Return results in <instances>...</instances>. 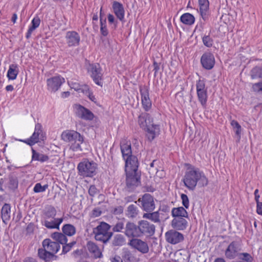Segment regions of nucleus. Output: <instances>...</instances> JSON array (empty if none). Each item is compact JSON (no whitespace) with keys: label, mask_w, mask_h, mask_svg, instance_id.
<instances>
[{"label":"nucleus","mask_w":262,"mask_h":262,"mask_svg":"<svg viewBox=\"0 0 262 262\" xmlns=\"http://www.w3.org/2000/svg\"><path fill=\"white\" fill-rule=\"evenodd\" d=\"M158 211L169 214L170 212V207L167 205H162L160 206Z\"/></svg>","instance_id":"nucleus-63"},{"label":"nucleus","mask_w":262,"mask_h":262,"mask_svg":"<svg viewBox=\"0 0 262 262\" xmlns=\"http://www.w3.org/2000/svg\"><path fill=\"white\" fill-rule=\"evenodd\" d=\"M196 91L207 90L206 86V82L204 79H199L196 82Z\"/></svg>","instance_id":"nucleus-51"},{"label":"nucleus","mask_w":262,"mask_h":262,"mask_svg":"<svg viewBox=\"0 0 262 262\" xmlns=\"http://www.w3.org/2000/svg\"><path fill=\"white\" fill-rule=\"evenodd\" d=\"M128 245L142 254H146L149 252L147 243L138 237L130 239L128 241Z\"/></svg>","instance_id":"nucleus-8"},{"label":"nucleus","mask_w":262,"mask_h":262,"mask_svg":"<svg viewBox=\"0 0 262 262\" xmlns=\"http://www.w3.org/2000/svg\"><path fill=\"white\" fill-rule=\"evenodd\" d=\"M19 73L18 65L16 64H11L9 66L7 72V76L9 80H15Z\"/></svg>","instance_id":"nucleus-30"},{"label":"nucleus","mask_w":262,"mask_h":262,"mask_svg":"<svg viewBox=\"0 0 262 262\" xmlns=\"http://www.w3.org/2000/svg\"><path fill=\"white\" fill-rule=\"evenodd\" d=\"M112 8L117 18L121 21H124L125 10L123 5L118 2L114 1L112 4Z\"/></svg>","instance_id":"nucleus-24"},{"label":"nucleus","mask_w":262,"mask_h":262,"mask_svg":"<svg viewBox=\"0 0 262 262\" xmlns=\"http://www.w3.org/2000/svg\"><path fill=\"white\" fill-rule=\"evenodd\" d=\"M42 245L43 249L54 254L57 253L60 248L58 243L53 242L49 238L45 239L42 241Z\"/></svg>","instance_id":"nucleus-20"},{"label":"nucleus","mask_w":262,"mask_h":262,"mask_svg":"<svg viewBox=\"0 0 262 262\" xmlns=\"http://www.w3.org/2000/svg\"><path fill=\"white\" fill-rule=\"evenodd\" d=\"M159 217V214L157 211L145 213L143 215V218L149 219L154 223H160Z\"/></svg>","instance_id":"nucleus-45"},{"label":"nucleus","mask_w":262,"mask_h":262,"mask_svg":"<svg viewBox=\"0 0 262 262\" xmlns=\"http://www.w3.org/2000/svg\"><path fill=\"white\" fill-rule=\"evenodd\" d=\"M160 63H158L155 60L153 62L154 71V77H156L157 75V73L160 70Z\"/></svg>","instance_id":"nucleus-62"},{"label":"nucleus","mask_w":262,"mask_h":262,"mask_svg":"<svg viewBox=\"0 0 262 262\" xmlns=\"http://www.w3.org/2000/svg\"><path fill=\"white\" fill-rule=\"evenodd\" d=\"M144 130L146 132V136L149 142H151L159 135L160 131L159 126L153 123Z\"/></svg>","instance_id":"nucleus-25"},{"label":"nucleus","mask_w":262,"mask_h":262,"mask_svg":"<svg viewBox=\"0 0 262 262\" xmlns=\"http://www.w3.org/2000/svg\"><path fill=\"white\" fill-rule=\"evenodd\" d=\"M171 226L176 230H184L188 226V222L184 217H175L171 222Z\"/></svg>","instance_id":"nucleus-23"},{"label":"nucleus","mask_w":262,"mask_h":262,"mask_svg":"<svg viewBox=\"0 0 262 262\" xmlns=\"http://www.w3.org/2000/svg\"><path fill=\"white\" fill-rule=\"evenodd\" d=\"M102 7L100 11V33L103 36H106L108 34V31L107 28L106 18L103 19L101 17Z\"/></svg>","instance_id":"nucleus-42"},{"label":"nucleus","mask_w":262,"mask_h":262,"mask_svg":"<svg viewBox=\"0 0 262 262\" xmlns=\"http://www.w3.org/2000/svg\"><path fill=\"white\" fill-rule=\"evenodd\" d=\"M76 228L72 224H67L62 227V231L66 236H72L76 233Z\"/></svg>","instance_id":"nucleus-41"},{"label":"nucleus","mask_w":262,"mask_h":262,"mask_svg":"<svg viewBox=\"0 0 262 262\" xmlns=\"http://www.w3.org/2000/svg\"><path fill=\"white\" fill-rule=\"evenodd\" d=\"M138 201L141 203V207L144 211L150 212L155 208L154 198L149 193L144 194Z\"/></svg>","instance_id":"nucleus-6"},{"label":"nucleus","mask_w":262,"mask_h":262,"mask_svg":"<svg viewBox=\"0 0 262 262\" xmlns=\"http://www.w3.org/2000/svg\"><path fill=\"white\" fill-rule=\"evenodd\" d=\"M159 214V222H164L169 218V214L161 212L160 211H157Z\"/></svg>","instance_id":"nucleus-59"},{"label":"nucleus","mask_w":262,"mask_h":262,"mask_svg":"<svg viewBox=\"0 0 262 262\" xmlns=\"http://www.w3.org/2000/svg\"><path fill=\"white\" fill-rule=\"evenodd\" d=\"M178 231L173 229L167 231L165 234L166 241L172 245L183 242L184 239V235Z\"/></svg>","instance_id":"nucleus-11"},{"label":"nucleus","mask_w":262,"mask_h":262,"mask_svg":"<svg viewBox=\"0 0 262 262\" xmlns=\"http://www.w3.org/2000/svg\"><path fill=\"white\" fill-rule=\"evenodd\" d=\"M11 206L9 204L5 203L1 209V217L4 223H6L10 219Z\"/></svg>","instance_id":"nucleus-28"},{"label":"nucleus","mask_w":262,"mask_h":262,"mask_svg":"<svg viewBox=\"0 0 262 262\" xmlns=\"http://www.w3.org/2000/svg\"><path fill=\"white\" fill-rule=\"evenodd\" d=\"M88 192L90 196L93 197L99 193V190L94 185H92L90 186Z\"/></svg>","instance_id":"nucleus-58"},{"label":"nucleus","mask_w":262,"mask_h":262,"mask_svg":"<svg viewBox=\"0 0 262 262\" xmlns=\"http://www.w3.org/2000/svg\"><path fill=\"white\" fill-rule=\"evenodd\" d=\"M88 96L89 98L95 103H97V99L95 98V96L93 95V93L90 90L89 88V90L88 91L85 92L84 93Z\"/></svg>","instance_id":"nucleus-61"},{"label":"nucleus","mask_w":262,"mask_h":262,"mask_svg":"<svg viewBox=\"0 0 262 262\" xmlns=\"http://www.w3.org/2000/svg\"><path fill=\"white\" fill-rule=\"evenodd\" d=\"M250 76L252 79H261L262 80V67L256 66L253 68L250 72Z\"/></svg>","instance_id":"nucleus-39"},{"label":"nucleus","mask_w":262,"mask_h":262,"mask_svg":"<svg viewBox=\"0 0 262 262\" xmlns=\"http://www.w3.org/2000/svg\"><path fill=\"white\" fill-rule=\"evenodd\" d=\"M40 136L36 134V133H33L32 136L29 138L25 140L16 139V140L25 143L27 145L32 146L35 144L36 143H37L39 142V139H40Z\"/></svg>","instance_id":"nucleus-37"},{"label":"nucleus","mask_w":262,"mask_h":262,"mask_svg":"<svg viewBox=\"0 0 262 262\" xmlns=\"http://www.w3.org/2000/svg\"><path fill=\"white\" fill-rule=\"evenodd\" d=\"M126 188L129 191H133L141 184L140 171H129L125 169Z\"/></svg>","instance_id":"nucleus-5"},{"label":"nucleus","mask_w":262,"mask_h":262,"mask_svg":"<svg viewBox=\"0 0 262 262\" xmlns=\"http://www.w3.org/2000/svg\"><path fill=\"white\" fill-rule=\"evenodd\" d=\"M124 208L121 206H118L115 207L112 211V212L115 215H120L123 213Z\"/></svg>","instance_id":"nucleus-60"},{"label":"nucleus","mask_w":262,"mask_h":262,"mask_svg":"<svg viewBox=\"0 0 262 262\" xmlns=\"http://www.w3.org/2000/svg\"><path fill=\"white\" fill-rule=\"evenodd\" d=\"M63 218L44 219L42 225L49 229H59V226L63 222Z\"/></svg>","instance_id":"nucleus-19"},{"label":"nucleus","mask_w":262,"mask_h":262,"mask_svg":"<svg viewBox=\"0 0 262 262\" xmlns=\"http://www.w3.org/2000/svg\"><path fill=\"white\" fill-rule=\"evenodd\" d=\"M123 232L128 238L140 237L139 226L131 222H127L126 223Z\"/></svg>","instance_id":"nucleus-16"},{"label":"nucleus","mask_w":262,"mask_h":262,"mask_svg":"<svg viewBox=\"0 0 262 262\" xmlns=\"http://www.w3.org/2000/svg\"><path fill=\"white\" fill-rule=\"evenodd\" d=\"M139 91L141 96V103L145 112H148L151 108L152 103L149 96V88L146 85H141Z\"/></svg>","instance_id":"nucleus-7"},{"label":"nucleus","mask_w":262,"mask_h":262,"mask_svg":"<svg viewBox=\"0 0 262 262\" xmlns=\"http://www.w3.org/2000/svg\"><path fill=\"white\" fill-rule=\"evenodd\" d=\"M123 229L124 223L122 222H118L113 226L112 230L114 232H120Z\"/></svg>","instance_id":"nucleus-57"},{"label":"nucleus","mask_w":262,"mask_h":262,"mask_svg":"<svg viewBox=\"0 0 262 262\" xmlns=\"http://www.w3.org/2000/svg\"><path fill=\"white\" fill-rule=\"evenodd\" d=\"M34 133H36L37 135H39L40 140H43L44 136L43 135V131L42 129V125L40 123H37L35 125Z\"/></svg>","instance_id":"nucleus-55"},{"label":"nucleus","mask_w":262,"mask_h":262,"mask_svg":"<svg viewBox=\"0 0 262 262\" xmlns=\"http://www.w3.org/2000/svg\"><path fill=\"white\" fill-rule=\"evenodd\" d=\"M40 24V19L38 16H36L33 18L31 21V25L29 27L26 33V37L27 39H29L31 37L33 31L39 26Z\"/></svg>","instance_id":"nucleus-31"},{"label":"nucleus","mask_w":262,"mask_h":262,"mask_svg":"<svg viewBox=\"0 0 262 262\" xmlns=\"http://www.w3.org/2000/svg\"><path fill=\"white\" fill-rule=\"evenodd\" d=\"M231 125L234 128L236 129L235 134L239 137V138H240L242 130L241 126L240 124L237 121L233 120L231 121Z\"/></svg>","instance_id":"nucleus-54"},{"label":"nucleus","mask_w":262,"mask_h":262,"mask_svg":"<svg viewBox=\"0 0 262 262\" xmlns=\"http://www.w3.org/2000/svg\"><path fill=\"white\" fill-rule=\"evenodd\" d=\"M237 257L240 260L239 262H252L253 260V257L246 252L239 253Z\"/></svg>","instance_id":"nucleus-47"},{"label":"nucleus","mask_w":262,"mask_h":262,"mask_svg":"<svg viewBox=\"0 0 262 262\" xmlns=\"http://www.w3.org/2000/svg\"><path fill=\"white\" fill-rule=\"evenodd\" d=\"M251 90L255 93L262 94V80L251 84Z\"/></svg>","instance_id":"nucleus-48"},{"label":"nucleus","mask_w":262,"mask_h":262,"mask_svg":"<svg viewBox=\"0 0 262 262\" xmlns=\"http://www.w3.org/2000/svg\"><path fill=\"white\" fill-rule=\"evenodd\" d=\"M139 209L136 204H130L125 210V215L129 219L136 218L139 214Z\"/></svg>","instance_id":"nucleus-27"},{"label":"nucleus","mask_w":262,"mask_h":262,"mask_svg":"<svg viewBox=\"0 0 262 262\" xmlns=\"http://www.w3.org/2000/svg\"><path fill=\"white\" fill-rule=\"evenodd\" d=\"M66 43L68 47H75L80 45V36L75 31H67L65 35Z\"/></svg>","instance_id":"nucleus-13"},{"label":"nucleus","mask_w":262,"mask_h":262,"mask_svg":"<svg viewBox=\"0 0 262 262\" xmlns=\"http://www.w3.org/2000/svg\"><path fill=\"white\" fill-rule=\"evenodd\" d=\"M86 247L90 253H94V254H96L98 253V246L92 241H89L87 243Z\"/></svg>","instance_id":"nucleus-50"},{"label":"nucleus","mask_w":262,"mask_h":262,"mask_svg":"<svg viewBox=\"0 0 262 262\" xmlns=\"http://www.w3.org/2000/svg\"><path fill=\"white\" fill-rule=\"evenodd\" d=\"M51 237L56 241L55 242L58 243L59 245H64L68 242V238L63 232H55L51 234Z\"/></svg>","instance_id":"nucleus-34"},{"label":"nucleus","mask_w":262,"mask_h":262,"mask_svg":"<svg viewBox=\"0 0 262 262\" xmlns=\"http://www.w3.org/2000/svg\"><path fill=\"white\" fill-rule=\"evenodd\" d=\"M74 109L75 110V114L78 118L86 121H92L93 120L94 118V114L83 106L76 104L74 105Z\"/></svg>","instance_id":"nucleus-10"},{"label":"nucleus","mask_w":262,"mask_h":262,"mask_svg":"<svg viewBox=\"0 0 262 262\" xmlns=\"http://www.w3.org/2000/svg\"><path fill=\"white\" fill-rule=\"evenodd\" d=\"M195 19L194 16L189 13H184L180 17V21L187 26L192 25L195 22Z\"/></svg>","instance_id":"nucleus-36"},{"label":"nucleus","mask_w":262,"mask_h":262,"mask_svg":"<svg viewBox=\"0 0 262 262\" xmlns=\"http://www.w3.org/2000/svg\"><path fill=\"white\" fill-rule=\"evenodd\" d=\"M138 226L140 237L143 235L151 236L155 233V225L150 224L146 221H141L139 222Z\"/></svg>","instance_id":"nucleus-14"},{"label":"nucleus","mask_w":262,"mask_h":262,"mask_svg":"<svg viewBox=\"0 0 262 262\" xmlns=\"http://www.w3.org/2000/svg\"><path fill=\"white\" fill-rule=\"evenodd\" d=\"M97 166L94 161L84 159L78 164V173L83 177H93L97 173Z\"/></svg>","instance_id":"nucleus-3"},{"label":"nucleus","mask_w":262,"mask_h":262,"mask_svg":"<svg viewBox=\"0 0 262 262\" xmlns=\"http://www.w3.org/2000/svg\"><path fill=\"white\" fill-rule=\"evenodd\" d=\"M199 101L203 107L205 108L208 99L207 90L196 91Z\"/></svg>","instance_id":"nucleus-40"},{"label":"nucleus","mask_w":262,"mask_h":262,"mask_svg":"<svg viewBox=\"0 0 262 262\" xmlns=\"http://www.w3.org/2000/svg\"><path fill=\"white\" fill-rule=\"evenodd\" d=\"M32 161H37L41 163L48 161L49 157L48 155L41 154L36 151L33 148H31Z\"/></svg>","instance_id":"nucleus-29"},{"label":"nucleus","mask_w":262,"mask_h":262,"mask_svg":"<svg viewBox=\"0 0 262 262\" xmlns=\"http://www.w3.org/2000/svg\"><path fill=\"white\" fill-rule=\"evenodd\" d=\"M65 82V79L60 75L55 76L47 80L48 90L55 92L58 91L61 85Z\"/></svg>","instance_id":"nucleus-12"},{"label":"nucleus","mask_w":262,"mask_h":262,"mask_svg":"<svg viewBox=\"0 0 262 262\" xmlns=\"http://www.w3.org/2000/svg\"><path fill=\"white\" fill-rule=\"evenodd\" d=\"M111 226L106 223L101 222L99 225L93 229V233L96 241L107 243L112 237L113 233L109 231Z\"/></svg>","instance_id":"nucleus-2"},{"label":"nucleus","mask_w":262,"mask_h":262,"mask_svg":"<svg viewBox=\"0 0 262 262\" xmlns=\"http://www.w3.org/2000/svg\"><path fill=\"white\" fill-rule=\"evenodd\" d=\"M125 162V169L129 171H139V162L136 156L133 155L124 159Z\"/></svg>","instance_id":"nucleus-21"},{"label":"nucleus","mask_w":262,"mask_h":262,"mask_svg":"<svg viewBox=\"0 0 262 262\" xmlns=\"http://www.w3.org/2000/svg\"><path fill=\"white\" fill-rule=\"evenodd\" d=\"M181 199L182 200V205L184 208L188 209L189 207V201L187 195L185 194L182 193L181 195Z\"/></svg>","instance_id":"nucleus-56"},{"label":"nucleus","mask_w":262,"mask_h":262,"mask_svg":"<svg viewBox=\"0 0 262 262\" xmlns=\"http://www.w3.org/2000/svg\"><path fill=\"white\" fill-rule=\"evenodd\" d=\"M201 63L203 68L210 70L213 69L215 64V58L211 52H205L201 58Z\"/></svg>","instance_id":"nucleus-15"},{"label":"nucleus","mask_w":262,"mask_h":262,"mask_svg":"<svg viewBox=\"0 0 262 262\" xmlns=\"http://www.w3.org/2000/svg\"><path fill=\"white\" fill-rule=\"evenodd\" d=\"M18 182L16 177L9 176V181L6 184V187L10 191H14L18 187Z\"/></svg>","instance_id":"nucleus-35"},{"label":"nucleus","mask_w":262,"mask_h":262,"mask_svg":"<svg viewBox=\"0 0 262 262\" xmlns=\"http://www.w3.org/2000/svg\"><path fill=\"white\" fill-rule=\"evenodd\" d=\"M48 188V184L42 186L40 183H37L35 185L33 191L35 193L42 192L45 191Z\"/></svg>","instance_id":"nucleus-52"},{"label":"nucleus","mask_w":262,"mask_h":262,"mask_svg":"<svg viewBox=\"0 0 262 262\" xmlns=\"http://www.w3.org/2000/svg\"><path fill=\"white\" fill-rule=\"evenodd\" d=\"M57 211L55 208L51 205L46 207L43 212V219L56 218Z\"/></svg>","instance_id":"nucleus-33"},{"label":"nucleus","mask_w":262,"mask_h":262,"mask_svg":"<svg viewBox=\"0 0 262 262\" xmlns=\"http://www.w3.org/2000/svg\"><path fill=\"white\" fill-rule=\"evenodd\" d=\"M186 166L187 169L182 181L189 190H194L198 182L203 187L208 184V178L203 171L190 164H186Z\"/></svg>","instance_id":"nucleus-1"},{"label":"nucleus","mask_w":262,"mask_h":262,"mask_svg":"<svg viewBox=\"0 0 262 262\" xmlns=\"http://www.w3.org/2000/svg\"><path fill=\"white\" fill-rule=\"evenodd\" d=\"M202 41L205 46L211 48L213 45V39L209 35H205L202 37Z\"/></svg>","instance_id":"nucleus-49"},{"label":"nucleus","mask_w":262,"mask_h":262,"mask_svg":"<svg viewBox=\"0 0 262 262\" xmlns=\"http://www.w3.org/2000/svg\"><path fill=\"white\" fill-rule=\"evenodd\" d=\"M87 71L95 83L102 86L103 73L100 64L97 63L89 64L87 68Z\"/></svg>","instance_id":"nucleus-4"},{"label":"nucleus","mask_w":262,"mask_h":262,"mask_svg":"<svg viewBox=\"0 0 262 262\" xmlns=\"http://www.w3.org/2000/svg\"><path fill=\"white\" fill-rule=\"evenodd\" d=\"M38 255L40 258L45 260L46 261H49L53 259L54 254L47 251L43 248H40L38 250Z\"/></svg>","instance_id":"nucleus-38"},{"label":"nucleus","mask_w":262,"mask_h":262,"mask_svg":"<svg viewBox=\"0 0 262 262\" xmlns=\"http://www.w3.org/2000/svg\"><path fill=\"white\" fill-rule=\"evenodd\" d=\"M138 123L141 128L146 129V128L153 123V119L149 114L142 113L138 117Z\"/></svg>","instance_id":"nucleus-22"},{"label":"nucleus","mask_w":262,"mask_h":262,"mask_svg":"<svg viewBox=\"0 0 262 262\" xmlns=\"http://www.w3.org/2000/svg\"><path fill=\"white\" fill-rule=\"evenodd\" d=\"M241 245L238 241H232L227 247L225 251V255L226 258L233 259L238 256L241 250Z\"/></svg>","instance_id":"nucleus-9"},{"label":"nucleus","mask_w":262,"mask_h":262,"mask_svg":"<svg viewBox=\"0 0 262 262\" xmlns=\"http://www.w3.org/2000/svg\"><path fill=\"white\" fill-rule=\"evenodd\" d=\"M71 86L72 89H74L76 91L79 93H84L85 92L89 90V86L86 84L80 85L77 82H72Z\"/></svg>","instance_id":"nucleus-43"},{"label":"nucleus","mask_w":262,"mask_h":262,"mask_svg":"<svg viewBox=\"0 0 262 262\" xmlns=\"http://www.w3.org/2000/svg\"><path fill=\"white\" fill-rule=\"evenodd\" d=\"M121 151L123 159L133 156L130 143H121Z\"/></svg>","instance_id":"nucleus-32"},{"label":"nucleus","mask_w":262,"mask_h":262,"mask_svg":"<svg viewBox=\"0 0 262 262\" xmlns=\"http://www.w3.org/2000/svg\"><path fill=\"white\" fill-rule=\"evenodd\" d=\"M171 215L173 218H188V213L183 207H174L171 210Z\"/></svg>","instance_id":"nucleus-26"},{"label":"nucleus","mask_w":262,"mask_h":262,"mask_svg":"<svg viewBox=\"0 0 262 262\" xmlns=\"http://www.w3.org/2000/svg\"><path fill=\"white\" fill-rule=\"evenodd\" d=\"M125 243V238L122 234L115 235L113 241V245L115 246H121Z\"/></svg>","instance_id":"nucleus-44"},{"label":"nucleus","mask_w":262,"mask_h":262,"mask_svg":"<svg viewBox=\"0 0 262 262\" xmlns=\"http://www.w3.org/2000/svg\"><path fill=\"white\" fill-rule=\"evenodd\" d=\"M107 19L109 25L111 26L113 25L112 28L116 29L117 27L118 21L115 19V16L113 14L109 13L107 15Z\"/></svg>","instance_id":"nucleus-53"},{"label":"nucleus","mask_w":262,"mask_h":262,"mask_svg":"<svg viewBox=\"0 0 262 262\" xmlns=\"http://www.w3.org/2000/svg\"><path fill=\"white\" fill-rule=\"evenodd\" d=\"M80 140L81 141L79 142L75 140L71 143L70 149L74 151H82V149L81 147V144H82L84 141V138L83 136H82V139H80Z\"/></svg>","instance_id":"nucleus-46"},{"label":"nucleus","mask_w":262,"mask_h":262,"mask_svg":"<svg viewBox=\"0 0 262 262\" xmlns=\"http://www.w3.org/2000/svg\"><path fill=\"white\" fill-rule=\"evenodd\" d=\"M61 139L71 143L76 140L79 142L80 139H82V136L80 133L73 130H67L62 132L61 134Z\"/></svg>","instance_id":"nucleus-17"},{"label":"nucleus","mask_w":262,"mask_h":262,"mask_svg":"<svg viewBox=\"0 0 262 262\" xmlns=\"http://www.w3.org/2000/svg\"><path fill=\"white\" fill-rule=\"evenodd\" d=\"M200 13L204 21H207L210 17L208 0H199Z\"/></svg>","instance_id":"nucleus-18"},{"label":"nucleus","mask_w":262,"mask_h":262,"mask_svg":"<svg viewBox=\"0 0 262 262\" xmlns=\"http://www.w3.org/2000/svg\"><path fill=\"white\" fill-rule=\"evenodd\" d=\"M256 212L257 213L262 215V202H258L256 203Z\"/></svg>","instance_id":"nucleus-64"}]
</instances>
